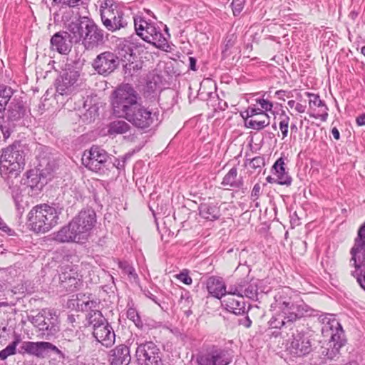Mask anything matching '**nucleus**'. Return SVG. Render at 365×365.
Instances as JSON below:
<instances>
[{"instance_id": "obj_1", "label": "nucleus", "mask_w": 365, "mask_h": 365, "mask_svg": "<svg viewBox=\"0 0 365 365\" xmlns=\"http://www.w3.org/2000/svg\"><path fill=\"white\" fill-rule=\"evenodd\" d=\"M290 292L291 290L285 287L274 295V302L271 304L274 315L268 324L270 329L291 330V337L287 339L288 349L292 354L303 356L312 351V346L308 336L297 329L294 330V323L304 315V307L293 302Z\"/></svg>"}, {"instance_id": "obj_2", "label": "nucleus", "mask_w": 365, "mask_h": 365, "mask_svg": "<svg viewBox=\"0 0 365 365\" xmlns=\"http://www.w3.org/2000/svg\"><path fill=\"white\" fill-rule=\"evenodd\" d=\"M96 224L93 209L81 210L67 225L55 233L54 240L58 242L83 243L91 236Z\"/></svg>"}, {"instance_id": "obj_3", "label": "nucleus", "mask_w": 365, "mask_h": 365, "mask_svg": "<svg viewBox=\"0 0 365 365\" xmlns=\"http://www.w3.org/2000/svg\"><path fill=\"white\" fill-rule=\"evenodd\" d=\"M67 30L73 34L74 43L81 41L87 51H93L106 42L104 31L87 16H80L71 21L68 25Z\"/></svg>"}, {"instance_id": "obj_4", "label": "nucleus", "mask_w": 365, "mask_h": 365, "mask_svg": "<svg viewBox=\"0 0 365 365\" xmlns=\"http://www.w3.org/2000/svg\"><path fill=\"white\" fill-rule=\"evenodd\" d=\"M102 24L111 33L131 26V18L120 4L115 0H103L100 4Z\"/></svg>"}, {"instance_id": "obj_5", "label": "nucleus", "mask_w": 365, "mask_h": 365, "mask_svg": "<svg viewBox=\"0 0 365 365\" xmlns=\"http://www.w3.org/2000/svg\"><path fill=\"white\" fill-rule=\"evenodd\" d=\"M58 212L48 204L34 206L27 216L28 227L36 233H46L58 224Z\"/></svg>"}, {"instance_id": "obj_6", "label": "nucleus", "mask_w": 365, "mask_h": 365, "mask_svg": "<svg viewBox=\"0 0 365 365\" xmlns=\"http://www.w3.org/2000/svg\"><path fill=\"white\" fill-rule=\"evenodd\" d=\"M322 324V332L324 336H330L329 347L322 351L327 359H333L339 354V349L345 344L344 332L340 323L332 314H322L319 317Z\"/></svg>"}, {"instance_id": "obj_7", "label": "nucleus", "mask_w": 365, "mask_h": 365, "mask_svg": "<svg viewBox=\"0 0 365 365\" xmlns=\"http://www.w3.org/2000/svg\"><path fill=\"white\" fill-rule=\"evenodd\" d=\"M349 263L355 268L351 275L365 290V222L359 227L354 245L350 250Z\"/></svg>"}, {"instance_id": "obj_8", "label": "nucleus", "mask_w": 365, "mask_h": 365, "mask_svg": "<svg viewBox=\"0 0 365 365\" xmlns=\"http://www.w3.org/2000/svg\"><path fill=\"white\" fill-rule=\"evenodd\" d=\"M134 26L136 34L145 41L153 44L156 48L168 51L169 45L167 38L162 33L160 27L155 23L148 21L141 16L133 18Z\"/></svg>"}, {"instance_id": "obj_9", "label": "nucleus", "mask_w": 365, "mask_h": 365, "mask_svg": "<svg viewBox=\"0 0 365 365\" xmlns=\"http://www.w3.org/2000/svg\"><path fill=\"white\" fill-rule=\"evenodd\" d=\"M138 94L131 85H120L113 93L111 103L114 113L120 116L124 115L138 103Z\"/></svg>"}, {"instance_id": "obj_10", "label": "nucleus", "mask_w": 365, "mask_h": 365, "mask_svg": "<svg viewBox=\"0 0 365 365\" xmlns=\"http://www.w3.org/2000/svg\"><path fill=\"white\" fill-rule=\"evenodd\" d=\"M25 165L24 152L16 145H10L2 150L0 157V173L3 175L17 176Z\"/></svg>"}, {"instance_id": "obj_11", "label": "nucleus", "mask_w": 365, "mask_h": 365, "mask_svg": "<svg viewBox=\"0 0 365 365\" xmlns=\"http://www.w3.org/2000/svg\"><path fill=\"white\" fill-rule=\"evenodd\" d=\"M158 116V113L153 112L139 103L123 115L133 126L144 130L157 125Z\"/></svg>"}, {"instance_id": "obj_12", "label": "nucleus", "mask_w": 365, "mask_h": 365, "mask_svg": "<svg viewBox=\"0 0 365 365\" xmlns=\"http://www.w3.org/2000/svg\"><path fill=\"white\" fill-rule=\"evenodd\" d=\"M29 321L38 329V336L42 339L49 340L59 331L58 317L50 311L43 310Z\"/></svg>"}, {"instance_id": "obj_13", "label": "nucleus", "mask_w": 365, "mask_h": 365, "mask_svg": "<svg viewBox=\"0 0 365 365\" xmlns=\"http://www.w3.org/2000/svg\"><path fill=\"white\" fill-rule=\"evenodd\" d=\"M109 155L108 153L98 145H93L83 152L82 163L85 167L96 173H103L107 165Z\"/></svg>"}, {"instance_id": "obj_14", "label": "nucleus", "mask_w": 365, "mask_h": 365, "mask_svg": "<svg viewBox=\"0 0 365 365\" xmlns=\"http://www.w3.org/2000/svg\"><path fill=\"white\" fill-rule=\"evenodd\" d=\"M119 57L110 51L97 55L92 62L93 68L100 75L108 76L118 67Z\"/></svg>"}, {"instance_id": "obj_15", "label": "nucleus", "mask_w": 365, "mask_h": 365, "mask_svg": "<svg viewBox=\"0 0 365 365\" xmlns=\"http://www.w3.org/2000/svg\"><path fill=\"white\" fill-rule=\"evenodd\" d=\"M231 360L232 356L228 350L217 347H212L197 356L199 365H227Z\"/></svg>"}, {"instance_id": "obj_16", "label": "nucleus", "mask_w": 365, "mask_h": 365, "mask_svg": "<svg viewBox=\"0 0 365 365\" xmlns=\"http://www.w3.org/2000/svg\"><path fill=\"white\" fill-rule=\"evenodd\" d=\"M79 76L78 71L71 68L66 70L61 78L57 80L56 92L62 96L71 93L77 86Z\"/></svg>"}, {"instance_id": "obj_17", "label": "nucleus", "mask_w": 365, "mask_h": 365, "mask_svg": "<svg viewBox=\"0 0 365 365\" xmlns=\"http://www.w3.org/2000/svg\"><path fill=\"white\" fill-rule=\"evenodd\" d=\"M72 36L73 34L68 30L56 33L50 41L52 50H56L61 54H67L71 51L72 43L74 42Z\"/></svg>"}, {"instance_id": "obj_18", "label": "nucleus", "mask_w": 365, "mask_h": 365, "mask_svg": "<svg viewBox=\"0 0 365 365\" xmlns=\"http://www.w3.org/2000/svg\"><path fill=\"white\" fill-rule=\"evenodd\" d=\"M93 336L106 347L111 346L115 342V335L113 329L107 320L101 323V325L96 326L93 330Z\"/></svg>"}, {"instance_id": "obj_19", "label": "nucleus", "mask_w": 365, "mask_h": 365, "mask_svg": "<svg viewBox=\"0 0 365 365\" xmlns=\"http://www.w3.org/2000/svg\"><path fill=\"white\" fill-rule=\"evenodd\" d=\"M137 344L135 357L139 365H143V363H145L152 355L161 351L158 345L152 341H145Z\"/></svg>"}, {"instance_id": "obj_20", "label": "nucleus", "mask_w": 365, "mask_h": 365, "mask_svg": "<svg viewBox=\"0 0 365 365\" xmlns=\"http://www.w3.org/2000/svg\"><path fill=\"white\" fill-rule=\"evenodd\" d=\"M96 302L91 300L83 302V304H81V309L88 312L86 315L87 324L91 326L93 330L96 328V326L101 325V323L106 321L100 311L93 309L96 308Z\"/></svg>"}, {"instance_id": "obj_21", "label": "nucleus", "mask_w": 365, "mask_h": 365, "mask_svg": "<svg viewBox=\"0 0 365 365\" xmlns=\"http://www.w3.org/2000/svg\"><path fill=\"white\" fill-rule=\"evenodd\" d=\"M21 348L25 352L36 356H42L48 350L58 351L55 345L47 341H24Z\"/></svg>"}, {"instance_id": "obj_22", "label": "nucleus", "mask_w": 365, "mask_h": 365, "mask_svg": "<svg viewBox=\"0 0 365 365\" xmlns=\"http://www.w3.org/2000/svg\"><path fill=\"white\" fill-rule=\"evenodd\" d=\"M206 287L207 292L217 299H221L226 294V285L220 277H210L207 279Z\"/></svg>"}, {"instance_id": "obj_23", "label": "nucleus", "mask_w": 365, "mask_h": 365, "mask_svg": "<svg viewBox=\"0 0 365 365\" xmlns=\"http://www.w3.org/2000/svg\"><path fill=\"white\" fill-rule=\"evenodd\" d=\"M110 353L111 363L113 365H128L130 361V349L125 344L117 346Z\"/></svg>"}, {"instance_id": "obj_24", "label": "nucleus", "mask_w": 365, "mask_h": 365, "mask_svg": "<svg viewBox=\"0 0 365 365\" xmlns=\"http://www.w3.org/2000/svg\"><path fill=\"white\" fill-rule=\"evenodd\" d=\"M25 108L21 101L14 98L10 102L6 118L9 122H17L20 120L24 115Z\"/></svg>"}, {"instance_id": "obj_25", "label": "nucleus", "mask_w": 365, "mask_h": 365, "mask_svg": "<svg viewBox=\"0 0 365 365\" xmlns=\"http://www.w3.org/2000/svg\"><path fill=\"white\" fill-rule=\"evenodd\" d=\"M198 210L200 217L207 220L215 221L218 220L221 215L220 207L217 203H201Z\"/></svg>"}, {"instance_id": "obj_26", "label": "nucleus", "mask_w": 365, "mask_h": 365, "mask_svg": "<svg viewBox=\"0 0 365 365\" xmlns=\"http://www.w3.org/2000/svg\"><path fill=\"white\" fill-rule=\"evenodd\" d=\"M223 302L226 309L236 315L243 314L245 312V303L241 297L235 298L232 295H227L224 298Z\"/></svg>"}, {"instance_id": "obj_27", "label": "nucleus", "mask_w": 365, "mask_h": 365, "mask_svg": "<svg viewBox=\"0 0 365 365\" xmlns=\"http://www.w3.org/2000/svg\"><path fill=\"white\" fill-rule=\"evenodd\" d=\"M118 54V57L121 58V61L125 63L123 64V67L125 70L130 71L132 68H135V65L133 62V60L135 59V55L130 44L120 45Z\"/></svg>"}, {"instance_id": "obj_28", "label": "nucleus", "mask_w": 365, "mask_h": 365, "mask_svg": "<svg viewBox=\"0 0 365 365\" xmlns=\"http://www.w3.org/2000/svg\"><path fill=\"white\" fill-rule=\"evenodd\" d=\"M221 184L232 188H241L243 186L242 178H237V169L235 167L231 168L225 175Z\"/></svg>"}, {"instance_id": "obj_29", "label": "nucleus", "mask_w": 365, "mask_h": 365, "mask_svg": "<svg viewBox=\"0 0 365 365\" xmlns=\"http://www.w3.org/2000/svg\"><path fill=\"white\" fill-rule=\"evenodd\" d=\"M269 124V116L267 113H262V116H257L256 119H245V125L247 128L260 130Z\"/></svg>"}, {"instance_id": "obj_30", "label": "nucleus", "mask_w": 365, "mask_h": 365, "mask_svg": "<svg viewBox=\"0 0 365 365\" xmlns=\"http://www.w3.org/2000/svg\"><path fill=\"white\" fill-rule=\"evenodd\" d=\"M130 125L123 120H116L110 123L108 128V133L110 135L124 134L129 131Z\"/></svg>"}, {"instance_id": "obj_31", "label": "nucleus", "mask_w": 365, "mask_h": 365, "mask_svg": "<svg viewBox=\"0 0 365 365\" xmlns=\"http://www.w3.org/2000/svg\"><path fill=\"white\" fill-rule=\"evenodd\" d=\"M81 197V193L76 190V187L66 188L63 193V198L69 205H73Z\"/></svg>"}, {"instance_id": "obj_32", "label": "nucleus", "mask_w": 365, "mask_h": 365, "mask_svg": "<svg viewBox=\"0 0 365 365\" xmlns=\"http://www.w3.org/2000/svg\"><path fill=\"white\" fill-rule=\"evenodd\" d=\"M11 194L16 210L19 213H22L27 204L24 200V196L22 195L21 190L19 187H14Z\"/></svg>"}, {"instance_id": "obj_33", "label": "nucleus", "mask_w": 365, "mask_h": 365, "mask_svg": "<svg viewBox=\"0 0 365 365\" xmlns=\"http://www.w3.org/2000/svg\"><path fill=\"white\" fill-rule=\"evenodd\" d=\"M21 342V337L15 335L14 340L9 344L5 349L0 351V359L5 360L8 356L16 354V346Z\"/></svg>"}, {"instance_id": "obj_34", "label": "nucleus", "mask_w": 365, "mask_h": 365, "mask_svg": "<svg viewBox=\"0 0 365 365\" xmlns=\"http://www.w3.org/2000/svg\"><path fill=\"white\" fill-rule=\"evenodd\" d=\"M62 285L64 288L73 291L78 285L79 280L69 274L63 273L61 277Z\"/></svg>"}, {"instance_id": "obj_35", "label": "nucleus", "mask_w": 365, "mask_h": 365, "mask_svg": "<svg viewBox=\"0 0 365 365\" xmlns=\"http://www.w3.org/2000/svg\"><path fill=\"white\" fill-rule=\"evenodd\" d=\"M98 115V108L96 106H90L86 109L85 113L79 114L80 118L84 123L88 124L94 121Z\"/></svg>"}, {"instance_id": "obj_36", "label": "nucleus", "mask_w": 365, "mask_h": 365, "mask_svg": "<svg viewBox=\"0 0 365 365\" xmlns=\"http://www.w3.org/2000/svg\"><path fill=\"white\" fill-rule=\"evenodd\" d=\"M118 267L124 274H127L129 279H133L135 282L138 279V274L135 272L133 267L127 261H120Z\"/></svg>"}, {"instance_id": "obj_37", "label": "nucleus", "mask_w": 365, "mask_h": 365, "mask_svg": "<svg viewBox=\"0 0 365 365\" xmlns=\"http://www.w3.org/2000/svg\"><path fill=\"white\" fill-rule=\"evenodd\" d=\"M243 291L242 298L247 297L252 300H257L258 288L255 284L247 282Z\"/></svg>"}, {"instance_id": "obj_38", "label": "nucleus", "mask_w": 365, "mask_h": 365, "mask_svg": "<svg viewBox=\"0 0 365 365\" xmlns=\"http://www.w3.org/2000/svg\"><path fill=\"white\" fill-rule=\"evenodd\" d=\"M13 95L12 89L3 91L2 95L0 96V118H3L6 110V106L10 101Z\"/></svg>"}, {"instance_id": "obj_39", "label": "nucleus", "mask_w": 365, "mask_h": 365, "mask_svg": "<svg viewBox=\"0 0 365 365\" xmlns=\"http://www.w3.org/2000/svg\"><path fill=\"white\" fill-rule=\"evenodd\" d=\"M236 40L237 36L235 34H229L226 36L222 50V54L224 58L230 55L229 51L235 46Z\"/></svg>"}, {"instance_id": "obj_40", "label": "nucleus", "mask_w": 365, "mask_h": 365, "mask_svg": "<svg viewBox=\"0 0 365 365\" xmlns=\"http://www.w3.org/2000/svg\"><path fill=\"white\" fill-rule=\"evenodd\" d=\"M290 118L283 111L280 115L279 129L282 134V139L285 138L288 135L289 123Z\"/></svg>"}, {"instance_id": "obj_41", "label": "nucleus", "mask_w": 365, "mask_h": 365, "mask_svg": "<svg viewBox=\"0 0 365 365\" xmlns=\"http://www.w3.org/2000/svg\"><path fill=\"white\" fill-rule=\"evenodd\" d=\"M127 317L131 320L137 327H143V323L135 309L129 308L127 311Z\"/></svg>"}, {"instance_id": "obj_42", "label": "nucleus", "mask_w": 365, "mask_h": 365, "mask_svg": "<svg viewBox=\"0 0 365 365\" xmlns=\"http://www.w3.org/2000/svg\"><path fill=\"white\" fill-rule=\"evenodd\" d=\"M306 95L309 98V104L310 108L312 106L319 108L326 106L325 103L320 99L319 95L311 93H306Z\"/></svg>"}, {"instance_id": "obj_43", "label": "nucleus", "mask_w": 365, "mask_h": 365, "mask_svg": "<svg viewBox=\"0 0 365 365\" xmlns=\"http://www.w3.org/2000/svg\"><path fill=\"white\" fill-rule=\"evenodd\" d=\"M272 169L275 171L276 175L287 173L284 168V160L282 158H279L274 163Z\"/></svg>"}, {"instance_id": "obj_44", "label": "nucleus", "mask_w": 365, "mask_h": 365, "mask_svg": "<svg viewBox=\"0 0 365 365\" xmlns=\"http://www.w3.org/2000/svg\"><path fill=\"white\" fill-rule=\"evenodd\" d=\"M276 182L277 184L283 185H290L292 183V178L287 173L277 175Z\"/></svg>"}, {"instance_id": "obj_45", "label": "nucleus", "mask_w": 365, "mask_h": 365, "mask_svg": "<svg viewBox=\"0 0 365 365\" xmlns=\"http://www.w3.org/2000/svg\"><path fill=\"white\" fill-rule=\"evenodd\" d=\"M245 0H233L232 2V7L233 14L237 16L240 14L244 8V4Z\"/></svg>"}, {"instance_id": "obj_46", "label": "nucleus", "mask_w": 365, "mask_h": 365, "mask_svg": "<svg viewBox=\"0 0 365 365\" xmlns=\"http://www.w3.org/2000/svg\"><path fill=\"white\" fill-rule=\"evenodd\" d=\"M257 103L261 106L260 109L264 110L265 113L266 111L272 110L273 108V103L271 101L264 98L257 99Z\"/></svg>"}, {"instance_id": "obj_47", "label": "nucleus", "mask_w": 365, "mask_h": 365, "mask_svg": "<svg viewBox=\"0 0 365 365\" xmlns=\"http://www.w3.org/2000/svg\"><path fill=\"white\" fill-rule=\"evenodd\" d=\"M176 277L185 284L190 285L192 282V278L189 276L188 272L186 270L181 272L180 274L176 275Z\"/></svg>"}, {"instance_id": "obj_48", "label": "nucleus", "mask_w": 365, "mask_h": 365, "mask_svg": "<svg viewBox=\"0 0 365 365\" xmlns=\"http://www.w3.org/2000/svg\"><path fill=\"white\" fill-rule=\"evenodd\" d=\"M262 113H266L260 108H249L247 110V118L248 119L254 116H262Z\"/></svg>"}, {"instance_id": "obj_49", "label": "nucleus", "mask_w": 365, "mask_h": 365, "mask_svg": "<svg viewBox=\"0 0 365 365\" xmlns=\"http://www.w3.org/2000/svg\"><path fill=\"white\" fill-rule=\"evenodd\" d=\"M250 165L252 168H260L264 165V160L263 158L259 156L255 157L250 161Z\"/></svg>"}, {"instance_id": "obj_50", "label": "nucleus", "mask_w": 365, "mask_h": 365, "mask_svg": "<svg viewBox=\"0 0 365 365\" xmlns=\"http://www.w3.org/2000/svg\"><path fill=\"white\" fill-rule=\"evenodd\" d=\"M262 193L261 186L259 183H256L251 192V200L254 202L256 201Z\"/></svg>"}, {"instance_id": "obj_51", "label": "nucleus", "mask_w": 365, "mask_h": 365, "mask_svg": "<svg viewBox=\"0 0 365 365\" xmlns=\"http://www.w3.org/2000/svg\"><path fill=\"white\" fill-rule=\"evenodd\" d=\"M87 0H66L63 2V4L66 5L69 7H76L86 4Z\"/></svg>"}, {"instance_id": "obj_52", "label": "nucleus", "mask_w": 365, "mask_h": 365, "mask_svg": "<svg viewBox=\"0 0 365 365\" xmlns=\"http://www.w3.org/2000/svg\"><path fill=\"white\" fill-rule=\"evenodd\" d=\"M227 295H232V297H234V296H236L237 297H240L239 295V291L237 290V288L235 284L231 285L229 287L228 291L226 290L225 295H223V297L225 298V296Z\"/></svg>"}, {"instance_id": "obj_53", "label": "nucleus", "mask_w": 365, "mask_h": 365, "mask_svg": "<svg viewBox=\"0 0 365 365\" xmlns=\"http://www.w3.org/2000/svg\"><path fill=\"white\" fill-rule=\"evenodd\" d=\"M324 111L321 115H314V114H310L309 115L311 117H314V118H320V119L322 121H326L327 120V118H328V113H327L328 108H327V106H324Z\"/></svg>"}, {"instance_id": "obj_54", "label": "nucleus", "mask_w": 365, "mask_h": 365, "mask_svg": "<svg viewBox=\"0 0 365 365\" xmlns=\"http://www.w3.org/2000/svg\"><path fill=\"white\" fill-rule=\"evenodd\" d=\"M245 284H247L246 281H240V282H239L235 284V285H236V287L237 288V290L239 291V295L241 297H242V295H243V293H244L243 289L245 287Z\"/></svg>"}, {"instance_id": "obj_55", "label": "nucleus", "mask_w": 365, "mask_h": 365, "mask_svg": "<svg viewBox=\"0 0 365 365\" xmlns=\"http://www.w3.org/2000/svg\"><path fill=\"white\" fill-rule=\"evenodd\" d=\"M143 292H144V294L145 297L150 299L153 302H154L158 305L160 306V303L158 301L157 297L153 294H152L151 292H150L149 290H144Z\"/></svg>"}, {"instance_id": "obj_56", "label": "nucleus", "mask_w": 365, "mask_h": 365, "mask_svg": "<svg viewBox=\"0 0 365 365\" xmlns=\"http://www.w3.org/2000/svg\"><path fill=\"white\" fill-rule=\"evenodd\" d=\"M240 324L244 326L246 328L250 327L252 321L249 317H246L244 319L240 320Z\"/></svg>"}, {"instance_id": "obj_57", "label": "nucleus", "mask_w": 365, "mask_h": 365, "mask_svg": "<svg viewBox=\"0 0 365 365\" xmlns=\"http://www.w3.org/2000/svg\"><path fill=\"white\" fill-rule=\"evenodd\" d=\"M356 124L359 126H362L365 125V113H363L359 115L356 119Z\"/></svg>"}, {"instance_id": "obj_58", "label": "nucleus", "mask_w": 365, "mask_h": 365, "mask_svg": "<svg viewBox=\"0 0 365 365\" xmlns=\"http://www.w3.org/2000/svg\"><path fill=\"white\" fill-rule=\"evenodd\" d=\"M189 68L192 71H196V59L194 57H189Z\"/></svg>"}, {"instance_id": "obj_59", "label": "nucleus", "mask_w": 365, "mask_h": 365, "mask_svg": "<svg viewBox=\"0 0 365 365\" xmlns=\"http://www.w3.org/2000/svg\"><path fill=\"white\" fill-rule=\"evenodd\" d=\"M30 177H31L30 175L27 176V182H25L24 183H27L28 186L31 187L33 189L34 187L37 186V183H36V182L37 180V178H32L30 180H29Z\"/></svg>"}, {"instance_id": "obj_60", "label": "nucleus", "mask_w": 365, "mask_h": 365, "mask_svg": "<svg viewBox=\"0 0 365 365\" xmlns=\"http://www.w3.org/2000/svg\"><path fill=\"white\" fill-rule=\"evenodd\" d=\"M295 110L299 113H303L305 112V110H306V106L304 105H302L299 103H297L296 104V106H295Z\"/></svg>"}, {"instance_id": "obj_61", "label": "nucleus", "mask_w": 365, "mask_h": 365, "mask_svg": "<svg viewBox=\"0 0 365 365\" xmlns=\"http://www.w3.org/2000/svg\"><path fill=\"white\" fill-rule=\"evenodd\" d=\"M0 230L5 232H8L9 231H10L9 227L6 225V223L3 221V220L1 217H0Z\"/></svg>"}, {"instance_id": "obj_62", "label": "nucleus", "mask_w": 365, "mask_h": 365, "mask_svg": "<svg viewBox=\"0 0 365 365\" xmlns=\"http://www.w3.org/2000/svg\"><path fill=\"white\" fill-rule=\"evenodd\" d=\"M0 128L5 138H8L10 135V131L9 128H7L6 126L0 125Z\"/></svg>"}, {"instance_id": "obj_63", "label": "nucleus", "mask_w": 365, "mask_h": 365, "mask_svg": "<svg viewBox=\"0 0 365 365\" xmlns=\"http://www.w3.org/2000/svg\"><path fill=\"white\" fill-rule=\"evenodd\" d=\"M331 133L333 135V137L334 138V139L336 140H339L340 138V133H339V130L334 127L331 129Z\"/></svg>"}, {"instance_id": "obj_64", "label": "nucleus", "mask_w": 365, "mask_h": 365, "mask_svg": "<svg viewBox=\"0 0 365 365\" xmlns=\"http://www.w3.org/2000/svg\"><path fill=\"white\" fill-rule=\"evenodd\" d=\"M286 91L283 90L277 91L275 95L278 97V98L284 101V96L285 95Z\"/></svg>"}]
</instances>
